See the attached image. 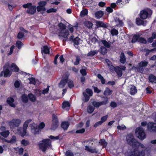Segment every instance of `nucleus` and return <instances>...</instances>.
<instances>
[{
  "instance_id": "1",
  "label": "nucleus",
  "mask_w": 156,
  "mask_h": 156,
  "mask_svg": "<svg viewBox=\"0 0 156 156\" xmlns=\"http://www.w3.org/2000/svg\"><path fill=\"white\" fill-rule=\"evenodd\" d=\"M126 140L128 144L135 147L131 151L129 156H145V153L143 150L140 151L139 149V147L142 148H144L145 146L135 139L132 134H129L126 137Z\"/></svg>"
},
{
  "instance_id": "2",
  "label": "nucleus",
  "mask_w": 156,
  "mask_h": 156,
  "mask_svg": "<svg viewBox=\"0 0 156 156\" xmlns=\"http://www.w3.org/2000/svg\"><path fill=\"white\" fill-rule=\"evenodd\" d=\"M42 142L39 143L38 145L40 149L43 152H45L47 148H50L52 147L51 141L50 139H43Z\"/></svg>"
},
{
  "instance_id": "3",
  "label": "nucleus",
  "mask_w": 156,
  "mask_h": 156,
  "mask_svg": "<svg viewBox=\"0 0 156 156\" xmlns=\"http://www.w3.org/2000/svg\"><path fill=\"white\" fill-rule=\"evenodd\" d=\"M153 11L149 8H146L141 10L139 15L140 18L143 20L150 18L152 14Z\"/></svg>"
},
{
  "instance_id": "4",
  "label": "nucleus",
  "mask_w": 156,
  "mask_h": 156,
  "mask_svg": "<svg viewBox=\"0 0 156 156\" xmlns=\"http://www.w3.org/2000/svg\"><path fill=\"white\" fill-rule=\"evenodd\" d=\"M32 121L31 119L27 120L23 123V127H20L17 129V131L19 134L22 136L24 137L27 133V128L28 125Z\"/></svg>"
},
{
  "instance_id": "5",
  "label": "nucleus",
  "mask_w": 156,
  "mask_h": 156,
  "mask_svg": "<svg viewBox=\"0 0 156 156\" xmlns=\"http://www.w3.org/2000/svg\"><path fill=\"white\" fill-rule=\"evenodd\" d=\"M135 134L136 137L141 140H144L146 137L145 132L141 127H137L136 129Z\"/></svg>"
},
{
  "instance_id": "6",
  "label": "nucleus",
  "mask_w": 156,
  "mask_h": 156,
  "mask_svg": "<svg viewBox=\"0 0 156 156\" xmlns=\"http://www.w3.org/2000/svg\"><path fill=\"white\" fill-rule=\"evenodd\" d=\"M21 122V120L19 119H14L9 121L8 124L10 128H14L18 127Z\"/></svg>"
},
{
  "instance_id": "7",
  "label": "nucleus",
  "mask_w": 156,
  "mask_h": 156,
  "mask_svg": "<svg viewBox=\"0 0 156 156\" xmlns=\"http://www.w3.org/2000/svg\"><path fill=\"white\" fill-rule=\"evenodd\" d=\"M52 122L51 129H56L58 126V120L57 116L54 114H52Z\"/></svg>"
},
{
  "instance_id": "8",
  "label": "nucleus",
  "mask_w": 156,
  "mask_h": 156,
  "mask_svg": "<svg viewBox=\"0 0 156 156\" xmlns=\"http://www.w3.org/2000/svg\"><path fill=\"white\" fill-rule=\"evenodd\" d=\"M69 76V74H65L64 76L63 77L60 82L59 83V86L62 88H63L67 83Z\"/></svg>"
},
{
  "instance_id": "9",
  "label": "nucleus",
  "mask_w": 156,
  "mask_h": 156,
  "mask_svg": "<svg viewBox=\"0 0 156 156\" xmlns=\"http://www.w3.org/2000/svg\"><path fill=\"white\" fill-rule=\"evenodd\" d=\"M105 98V100L102 101L97 102L94 101L92 102V104L94 106V107L98 108L101 105H106L108 103V101L107 97Z\"/></svg>"
},
{
  "instance_id": "10",
  "label": "nucleus",
  "mask_w": 156,
  "mask_h": 156,
  "mask_svg": "<svg viewBox=\"0 0 156 156\" xmlns=\"http://www.w3.org/2000/svg\"><path fill=\"white\" fill-rule=\"evenodd\" d=\"M147 128L149 130L156 132V123L149 122L147 124Z\"/></svg>"
},
{
  "instance_id": "11",
  "label": "nucleus",
  "mask_w": 156,
  "mask_h": 156,
  "mask_svg": "<svg viewBox=\"0 0 156 156\" xmlns=\"http://www.w3.org/2000/svg\"><path fill=\"white\" fill-rule=\"evenodd\" d=\"M107 24V23L102 21H98L96 22V26L97 28L102 27L104 29L107 28L108 27Z\"/></svg>"
},
{
  "instance_id": "12",
  "label": "nucleus",
  "mask_w": 156,
  "mask_h": 156,
  "mask_svg": "<svg viewBox=\"0 0 156 156\" xmlns=\"http://www.w3.org/2000/svg\"><path fill=\"white\" fill-rule=\"evenodd\" d=\"M69 35V32L68 30H66L65 31L64 30H61L58 34V36L60 37H62L65 38H68V36Z\"/></svg>"
},
{
  "instance_id": "13",
  "label": "nucleus",
  "mask_w": 156,
  "mask_h": 156,
  "mask_svg": "<svg viewBox=\"0 0 156 156\" xmlns=\"http://www.w3.org/2000/svg\"><path fill=\"white\" fill-rule=\"evenodd\" d=\"M27 12L31 14H34L36 12V7L35 5H31L30 8L27 9Z\"/></svg>"
},
{
  "instance_id": "14",
  "label": "nucleus",
  "mask_w": 156,
  "mask_h": 156,
  "mask_svg": "<svg viewBox=\"0 0 156 156\" xmlns=\"http://www.w3.org/2000/svg\"><path fill=\"white\" fill-rule=\"evenodd\" d=\"M148 62L145 61H142L139 63V67L138 68V69L143 70V67H145L147 66Z\"/></svg>"
},
{
  "instance_id": "15",
  "label": "nucleus",
  "mask_w": 156,
  "mask_h": 156,
  "mask_svg": "<svg viewBox=\"0 0 156 156\" xmlns=\"http://www.w3.org/2000/svg\"><path fill=\"white\" fill-rule=\"evenodd\" d=\"M30 127L32 132L34 134L39 133L40 129L37 126H35L32 124L30 125Z\"/></svg>"
},
{
  "instance_id": "16",
  "label": "nucleus",
  "mask_w": 156,
  "mask_h": 156,
  "mask_svg": "<svg viewBox=\"0 0 156 156\" xmlns=\"http://www.w3.org/2000/svg\"><path fill=\"white\" fill-rule=\"evenodd\" d=\"M70 124L68 121H65L62 122L61 126V127L64 130H67L69 127Z\"/></svg>"
},
{
  "instance_id": "17",
  "label": "nucleus",
  "mask_w": 156,
  "mask_h": 156,
  "mask_svg": "<svg viewBox=\"0 0 156 156\" xmlns=\"http://www.w3.org/2000/svg\"><path fill=\"white\" fill-rule=\"evenodd\" d=\"M14 99L12 97L8 98L7 100V102L9 105L12 107L15 108L16 107L15 105L13 103L14 102Z\"/></svg>"
},
{
  "instance_id": "18",
  "label": "nucleus",
  "mask_w": 156,
  "mask_h": 156,
  "mask_svg": "<svg viewBox=\"0 0 156 156\" xmlns=\"http://www.w3.org/2000/svg\"><path fill=\"white\" fill-rule=\"evenodd\" d=\"M104 13L102 11H97L95 13V16L97 19L101 18L104 15Z\"/></svg>"
},
{
  "instance_id": "19",
  "label": "nucleus",
  "mask_w": 156,
  "mask_h": 156,
  "mask_svg": "<svg viewBox=\"0 0 156 156\" xmlns=\"http://www.w3.org/2000/svg\"><path fill=\"white\" fill-rule=\"evenodd\" d=\"M137 92L136 87L133 85H131L130 88V94L132 95H135Z\"/></svg>"
},
{
  "instance_id": "20",
  "label": "nucleus",
  "mask_w": 156,
  "mask_h": 156,
  "mask_svg": "<svg viewBox=\"0 0 156 156\" xmlns=\"http://www.w3.org/2000/svg\"><path fill=\"white\" fill-rule=\"evenodd\" d=\"M85 150L87 151L90 152L91 153H97L98 152V150L96 148L91 149L89 147L87 146H85Z\"/></svg>"
},
{
  "instance_id": "21",
  "label": "nucleus",
  "mask_w": 156,
  "mask_h": 156,
  "mask_svg": "<svg viewBox=\"0 0 156 156\" xmlns=\"http://www.w3.org/2000/svg\"><path fill=\"white\" fill-rule=\"evenodd\" d=\"M119 61L122 64H124L126 61V58L123 52H121L120 54Z\"/></svg>"
},
{
  "instance_id": "22",
  "label": "nucleus",
  "mask_w": 156,
  "mask_h": 156,
  "mask_svg": "<svg viewBox=\"0 0 156 156\" xmlns=\"http://www.w3.org/2000/svg\"><path fill=\"white\" fill-rule=\"evenodd\" d=\"M115 71L119 77H121L122 76V69L119 67L117 66Z\"/></svg>"
},
{
  "instance_id": "23",
  "label": "nucleus",
  "mask_w": 156,
  "mask_h": 156,
  "mask_svg": "<svg viewBox=\"0 0 156 156\" xmlns=\"http://www.w3.org/2000/svg\"><path fill=\"white\" fill-rule=\"evenodd\" d=\"M148 80L150 82L156 83V76L153 74H150L148 77Z\"/></svg>"
},
{
  "instance_id": "24",
  "label": "nucleus",
  "mask_w": 156,
  "mask_h": 156,
  "mask_svg": "<svg viewBox=\"0 0 156 156\" xmlns=\"http://www.w3.org/2000/svg\"><path fill=\"white\" fill-rule=\"evenodd\" d=\"M4 76L5 77H7V76H10L12 74V73H10V71L8 68L5 69V67H4Z\"/></svg>"
},
{
  "instance_id": "25",
  "label": "nucleus",
  "mask_w": 156,
  "mask_h": 156,
  "mask_svg": "<svg viewBox=\"0 0 156 156\" xmlns=\"http://www.w3.org/2000/svg\"><path fill=\"white\" fill-rule=\"evenodd\" d=\"M140 36L139 34H134L133 37L131 40V42L132 43H134L136 41L138 42Z\"/></svg>"
},
{
  "instance_id": "26",
  "label": "nucleus",
  "mask_w": 156,
  "mask_h": 156,
  "mask_svg": "<svg viewBox=\"0 0 156 156\" xmlns=\"http://www.w3.org/2000/svg\"><path fill=\"white\" fill-rule=\"evenodd\" d=\"M113 92L112 90H110L108 87L106 88L104 92V94L105 96H108L111 94Z\"/></svg>"
},
{
  "instance_id": "27",
  "label": "nucleus",
  "mask_w": 156,
  "mask_h": 156,
  "mask_svg": "<svg viewBox=\"0 0 156 156\" xmlns=\"http://www.w3.org/2000/svg\"><path fill=\"white\" fill-rule=\"evenodd\" d=\"M28 95L27 94H24L21 96V100L22 102L24 103H27L28 101Z\"/></svg>"
},
{
  "instance_id": "28",
  "label": "nucleus",
  "mask_w": 156,
  "mask_h": 156,
  "mask_svg": "<svg viewBox=\"0 0 156 156\" xmlns=\"http://www.w3.org/2000/svg\"><path fill=\"white\" fill-rule=\"evenodd\" d=\"M100 52L101 55H105L107 52V49L104 46H101L100 49Z\"/></svg>"
},
{
  "instance_id": "29",
  "label": "nucleus",
  "mask_w": 156,
  "mask_h": 156,
  "mask_svg": "<svg viewBox=\"0 0 156 156\" xmlns=\"http://www.w3.org/2000/svg\"><path fill=\"white\" fill-rule=\"evenodd\" d=\"M101 42L104 46V47L107 48H109L111 46V44L105 40H101Z\"/></svg>"
},
{
  "instance_id": "30",
  "label": "nucleus",
  "mask_w": 156,
  "mask_h": 156,
  "mask_svg": "<svg viewBox=\"0 0 156 156\" xmlns=\"http://www.w3.org/2000/svg\"><path fill=\"white\" fill-rule=\"evenodd\" d=\"M29 99L32 102H34L36 100V97L32 93H30L28 94Z\"/></svg>"
},
{
  "instance_id": "31",
  "label": "nucleus",
  "mask_w": 156,
  "mask_h": 156,
  "mask_svg": "<svg viewBox=\"0 0 156 156\" xmlns=\"http://www.w3.org/2000/svg\"><path fill=\"white\" fill-rule=\"evenodd\" d=\"M5 141L9 143H14L16 141V138L15 136H13L10 140H7L5 139Z\"/></svg>"
},
{
  "instance_id": "32",
  "label": "nucleus",
  "mask_w": 156,
  "mask_h": 156,
  "mask_svg": "<svg viewBox=\"0 0 156 156\" xmlns=\"http://www.w3.org/2000/svg\"><path fill=\"white\" fill-rule=\"evenodd\" d=\"M11 68L13 69V71L18 72L19 70V69L15 63H12L11 65Z\"/></svg>"
},
{
  "instance_id": "33",
  "label": "nucleus",
  "mask_w": 156,
  "mask_h": 156,
  "mask_svg": "<svg viewBox=\"0 0 156 156\" xmlns=\"http://www.w3.org/2000/svg\"><path fill=\"white\" fill-rule=\"evenodd\" d=\"M136 22L138 25H144V21L139 18H137L136 19Z\"/></svg>"
},
{
  "instance_id": "34",
  "label": "nucleus",
  "mask_w": 156,
  "mask_h": 156,
  "mask_svg": "<svg viewBox=\"0 0 156 156\" xmlns=\"http://www.w3.org/2000/svg\"><path fill=\"white\" fill-rule=\"evenodd\" d=\"M94 108L91 105H89L87 107V112L90 113H92L94 111Z\"/></svg>"
},
{
  "instance_id": "35",
  "label": "nucleus",
  "mask_w": 156,
  "mask_h": 156,
  "mask_svg": "<svg viewBox=\"0 0 156 156\" xmlns=\"http://www.w3.org/2000/svg\"><path fill=\"white\" fill-rule=\"evenodd\" d=\"M98 51L96 50L90 51L87 54V56L93 57L98 53Z\"/></svg>"
},
{
  "instance_id": "36",
  "label": "nucleus",
  "mask_w": 156,
  "mask_h": 156,
  "mask_svg": "<svg viewBox=\"0 0 156 156\" xmlns=\"http://www.w3.org/2000/svg\"><path fill=\"white\" fill-rule=\"evenodd\" d=\"M9 130H6L0 133V134L2 136L6 138L9 135Z\"/></svg>"
},
{
  "instance_id": "37",
  "label": "nucleus",
  "mask_w": 156,
  "mask_h": 156,
  "mask_svg": "<svg viewBox=\"0 0 156 156\" xmlns=\"http://www.w3.org/2000/svg\"><path fill=\"white\" fill-rule=\"evenodd\" d=\"M70 105V104L69 102L65 101L62 103V108H65L66 107H69Z\"/></svg>"
},
{
  "instance_id": "38",
  "label": "nucleus",
  "mask_w": 156,
  "mask_h": 156,
  "mask_svg": "<svg viewBox=\"0 0 156 156\" xmlns=\"http://www.w3.org/2000/svg\"><path fill=\"white\" fill-rule=\"evenodd\" d=\"M84 25L88 28H92L93 26V23L89 21H87L84 23Z\"/></svg>"
},
{
  "instance_id": "39",
  "label": "nucleus",
  "mask_w": 156,
  "mask_h": 156,
  "mask_svg": "<svg viewBox=\"0 0 156 156\" xmlns=\"http://www.w3.org/2000/svg\"><path fill=\"white\" fill-rule=\"evenodd\" d=\"M23 45V43L20 41H18L16 42V47L19 49H20L22 48Z\"/></svg>"
},
{
  "instance_id": "40",
  "label": "nucleus",
  "mask_w": 156,
  "mask_h": 156,
  "mask_svg": "<svg viewBox=\"0 0 156 156\" xmlns=\"http://www.w3.org/2000/svg\"><path fill=\"white\" fill-rule=\"evenodd\" d=\"M97 77L101 80V83L102 84H103L105 83V80L100 74L99 73L98 74Z\"/></svg>"
},
{
  "instance_id": "41",
  "label": "nucleus",
  "mask_w": 156,
  "mask_h": 156,
  "mask_svg": "<svg viewBox=\"0 0 156 156\" xmlns=\"http://www.w3.org/2000/svg\"><path fill=\"white\" fill-rule=\"evenodd\" d=\"M115 21L118 23V25L119 26H123V23L122 20H120L119 18L116 17L115 19Z\"/></svg>"
},
{
  "instance_id": "42",
  "label": "nucleus",
  "mask_w": 156,
  "mask_h": 156,
  "mask_svg": "<svg viewBox=\"0 0 156 156\" xmlns=\"http://www.w3.org/2000/svg\"><path fill=\"white\" fill-rule=\"evenodd\" d=\"M111 33L112 36L117 35L119 33L118 31L115 28H113L111 30Z\"/></svg>"
},
{
  "instance_id": "43",
  "label": "nucleus",
  "mask_w": 156,
  "mask_h": 156,
  "mask_svg": "<svg viewBox=\"0 0 156 156\" xmlns=\"http://www.w3.org/2000/svg\"><path fill=\"white\" fill-rule=\"evenodd\" d=\"M88 13V10L87 9H85L82 10L80 12V15L82 17L84 16L85 15H87Z\"/></svg>"
},
{
  "instance_id": "44",
  "label": "nucleus",
  "mask_w": 156,
  "mask_h": 156,
  "mask_svg": "<svg viewBox=\"0 0 156 156\" xmlns=\"http://www.w3.org/2000/svg\"><path fill=\"white\" fill-rule=\"evenodd\" d=\"M42 51L45 54H48L49 53V49L47 46H44L43 47Z\"/></svg>"
},
{
  "instance_id": "45",
  "label": "nucleus",
  "mask_w": 156,
  "mask_h": 156,
  "mask_svg": "<svg viewBox=\"0 0 156 156\" xmlns=\"http://www.w3.org/2000/svg\"><path fill=\"white\" fill-rule=\"evenodd\" d=\"M80 40V39L78 37H77L74 38L73 42L74 43V44L78 45L79 44V41Z\"/></svg>"
},
{
  "instance_id": "46",
  "label": "nucleus",
  "mask_w": 156,
  "mask_h": 156,
  "mask_svg": "<svg viewBox=\"0 0 156 156\" xmlns=\"http://www.w3.org/2000/svg\"><path fill=\"white\" fill-rule=\"evenodd\" d=\"M58 26L61 30H64L66 28V25L62 23H59Z\"/></svg>"
},
{
  "instance_id": "47",
  "label": "nucleus",
  "mask_w": 156,
  "mask_h": 156,
  "mask_svg": "<svg viewBox=\"0 0 156 156\" xmlns=\"http://www.w3.org/2000/svg\"><path fill=\"white\" fill-rule=\"evenodd\" d=\"M83 94L85 98V102H87L90 99V96H88L86 92H84L83 93Z\"/></svg>"
},
{
  "instance_id": "48",
  "label": "nucleus",
  "mask_w": 156,
  "mask_h": 156,
  "mask_svg": "<svg viewBox=\"0 0 156 156\" xmlns=\"http://www.w3.org/2000/svg\"><path fill=\"white\" fill-rule=\"evenodd\" d=\"M76 61L74 63V64L75 65H77L79 64L80 61L81 60V59L80 56L77 55L76 56Z\"/></svg>"
},
{
  "instance_id": "49",
  "label": "nucleus",
  "mask_w": 156,
  "mask_h": 156,
  "mask_svg": "<svg viewBox=\"0 0 156 156\" xmlns=\"http://www.w3.org/2000/svg\"><path fill=\"white\" fill-rule=\"evenodd\" d=\"M138 42L142 44H146L147 43V41L144 37H140Z\"/></svg>"
},
{
  "instance_id": "50",
  "label": "nucleus",
  "mask_w": 156,
  "mask_h": 156,
  "mask_svg": "<svg viewBox=\"0 0 156 156\" xmlns=\"http://www.w3.org/2000/svg\"><path fill=\"white\" fill-rule=\"evenodd\" d=\"M68 85L69 87L70 88H72L74 87V84L73 81L69 80L68 82Z\"/></svg>"
},
{
  "instance_id": "51",
  "label": "nucleus",
  "mask_w": 156,
  "mask_h": 156,
  "mask_svg": "<svg viewBox=\"0 0 156 156\" xmlns=\"http://www.w3.org/2000/svg\"><path fill=\"white\" fill-rule=\"evenodd\" d=\"M39 5L41 6L43 8H45L44 6L46 5L47 2L46 1H40L38 2Z\"/></svg>"
},
{
  "instance_id": "52",
  "label": "nucleus",
  "mask_w": 156,
  "mask_h": 156,
  "mask_svg": "<svg viewBox=\"0 0 156 156\" xmlns=\"http://www.w3.org/2000/svg\"><path fill=\"white\" fill-rule=\"evenodd\" d=\"M65 155L66 156H74V154L70 150H68L66 151Z\"/></svg>"
},
{
  "instance_id": "53",
  "label": "nucleus",
  "mask_w": 156,
  "mask_h": 156,
  "mask_svg": "<svg viewBox=\"0 0 156 156\" xmlns=\"http://www.w3.org/2000/svg\"><path fill=\"white\" fill-rule=\"evenodd\" d=\"M86 92L89 95V96H92L93 95V91L90 88H87L86 90Z\"/></svg>"
},
{
  "instance_id": "54",
  "label": "nucleus",
  "mask_w": 156,
  "mask_h": 156,
  "mask_svg": "<svg viewBox=\"0 0 156 156\" xmlns=\"http://www.w3.org/2000/svg\"><path fill=\"white\" fill-rule=\"evenodd\" d=\"M24 36V34L21 32H19L17 36V38L19 39L22 38Z\"/></svg>"
},
{
  "instance_id": "55",
  "label": "nucleus",
  "mask_w": 156,
  "mask_h": 156,
  "mask_svg": "<svg viewBox=\"0 0 156 156\" xmlns=\"http://www.w3.org/2000/svg\"><path fill=\"white\" fill-rule=\"evenodd\" d=\"M29 80L30 81V84H35L36 83V81L35 78L34 77H30L29 78Z\"/></svg>"
},
{
  "instance_id": "56",
  "label": "nucleus",
  "mask_w": 156,
  "mask_h": 156,
  "mask_svg": "<svg viewBox=\"0 0 156 156\" xmlns=\"http://www.w3.org/2000/svg\"><path fill=\"white\" fill-rule=\"evenodd\" d=\"M37 9L38 12H40L41 11H45L46 10L45 8H43L39 5L37 6Z\"/></svg>"
},
{
  "instance_id": "57",
  "label": "nucleus",
  "mask_w": 156,
  "mask_h": 156,
  "mask_svg": "<svg viewBox=\"0 0 156 156\" xmlns=\"http://www.w3.org/2000/svg\"><path fill=\"white\" fill-rule=\"evenodd\" d=\"M85 131V129L84 128H82L80 129H78L76 130L75 132L76 133H83Z\"/></svg>"
},
{
  "instance_id": "58",
  "label": "nucleus",
  "mask_w": 156,
  "mask_h": 156,
  "mask_svg": "<svg viewBox=\"0 0 156 156\" xmlns=\"http://www.w3.org/2000/svg\"><path fill=\"white\" fill-rule=\"evenodd\" d=\"M57 9L54 8H50L47 10L46 12L47 13H50L51 12H56Z\"/></svg>"
},
{
  "instance_id": "59",
  "label": "nucleus",
  "mask_w": 156,
  "mask_h": 156,
  "mask_svg": "<svg viewBox=\"0 0 156 156\" xmlns=\"http://www.w3.org/2000/svg\"><path fill=\"white\" fill-rule=\"evenodd\" d=\"M99 143L101 145H104L106 144V145H107V143L106 142L105 140L104 139H101L99 141Z\"/></svg>"
},
{
  "instance_id": "60",
  "label": "nucleus",
  "mask_w": 156,
  "mask_h": 156,
  "mask_svg": "<svg viewBox=\"0 0 156 156\" xmlns=\"http://www.w3.org/2000/svg\"><path fill=\"white\" fill-rule=\"evenodd\" d=\"M21 143L24 146H26L29 144V142L25 139H23L21 140Z\"/></svg>"
},
{
  "instance_id": "61",
  "label": "nucleus",
  "mask_w": 156,
  "mask_h": 156,
  "mask_svg": "<svg viewBox=\"0 0 156 156\" xmlns=\"http://www.w3.org/2000/svg\"><path fill=\"white\" fill-rule=\"evenodd\" d=\"M117 128L118 129L120 130H124V129L126 128V126L124 125H122L121 126L119 125H118L117 126Z\"/></svg>"
},
{
  "instance_id": "62",
  "label": "nucleus",
  "mask_w": 156,
  "mask_h": 156,
  "mask_svg": "<svg viewBox=\"0 0 156 156\" xmlns=\"http://www.w3.org/2000/svg\"><path fill=\"white\" fill-rule=\"evenodd\" d=\"M80 72L83 76H86L87 74V72L85 69H82L80 70Z\"/></svg>"
},
{
  "instance_id": "63",
  "label": "nucleus",
  "mask_w": 156,
  "mask_h": 156,
  "mask_svg": "<svg viewBox=\"0 0 156 156\" xmlns=\"http://www.w3.org/2000/svg\"><path fill=\"white\" fill-rule=\"evenodd\" d=\"M31 5L32 4L31 3H28L26 4L23 5V7L24 8H27V9H28Z\"/></svg>"
},
{
  "instance_id": "64",
  "label": "nucleus",
  "mask_w": 156,
  "mask_h": 156,
  "mask_svg": "<svg viewBox=\"0 0 156 156\" xmlns=\"http://www.w3.org/2000/svg\"><path fill=\"white\" fill-rule=\"evenodd\" d=\"M108 117V115H106L102 117L101 118L100 121L101 122H102V123H103L107 119Z\"/></svg>"
}]
</instances>
